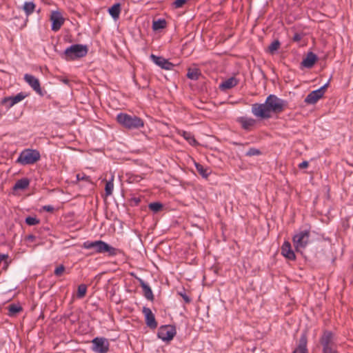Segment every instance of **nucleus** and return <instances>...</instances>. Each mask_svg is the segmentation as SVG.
Listing matches in <instances>:
<instances>
[{
	"mask_svg": "<svg viewBox=\"0 0 353 353\" xmlns=\"http://www.w3.org/2000/svg\"><path fill=\"white\" fill-rule=\"evenodd\" d=\"M175 335V327L170 325L161 326L158 331V337L163 341H171Z\"/></svg>",
	"mask_w": 353,
	"mask_h": 353,
	"instance_id": "obj_9",
	"label": "nucleus"
},
{
	"mask_svg": "<svg viewBox=\"0 0 353 353\" xmlns=\"http://www.w3.org/2000/svg\"><path fill=\"white\" fill-rule=\"evenodd\" d=\"M64 270H65V267L63 265H61L58 266L57 268H56V269L54 270V274L57 276H60L63 274Z\"/></svg>",
	"mask_w": 353,
	"mask_h": 353,
	"instance_id": "obj_37",
	"label": "nucleus"
},
{
	"mask_svg": "<svg viewBox=\"0 0 353 353\" xmlns=\"http://www.w3.org/2000/svg\"><path fill=\"white\" fill-rule=\"evenodd\" d=\"M26 223L28 225H35L39 223V220L34 216H28L26 219Z\"/></svg>",
	"mask_w": 353,
	"mask_h": 353,
	"instance_id": "obj_34",
	"label": "nucleus"
},
{
	"mask_svg": "<svg viewBox=\"0 0 353 353\" xmlns=\"http://www.w3.org/2000/svg\"><path fill=\"white\" fill-rule=\"evenodd\" d=\"M310 233L309 230H300L293 236L292 241L296 252H301L310 242Z\"/></svg>",
	"mask_w": 353,
	"mask_h": 353,
	"instance_id": "obj_7",
	"label": "nucleus"
},
{
	"mask_svg": "<svg viewBox=\"0 0 353 353\" xmlns=\"http://www.w3.org/2000/svg\"><path fill=\"white\" fill-rule=\"evenodd\" d=\"M239 81L235 77H230L221 82L219 85V88L221 90H227L236 86Z\"/></svg>",
	"mask_w": 353,
	"mask_h": 353,
	"instance_id": "obj_20",
	"label": "nucleus"
},
{
	"mask_svg": "<svg viewBox=\"0 0 353 353\" xmlns=\"http://www.w3.org/2000/svg\"><path fill=\"white\" fill-rule=\"evenodd\" d=\"M109 14L114 19H117L119 17L121 12V6L119 3H115L108 10Z\"/></svg>",
	"mask_w": 353,
	"mask_h": 353,
	"instance_id": "obj_23",
	"label": "nucleus"
},
{
	"mask_svg": "<svg viewBox=\"0 0 353 353\" xmlns=\"http://www.w3.org/2000/svg\"><path fill=\"white\" fill-rule=\"evenodd\" d=\"M165 26L166 21L165 19H158L157 21H154L152 23V28L154 30L163 29Z\"/></svg>",
	"mask_w": 353,
	"mask_h": 353,
	"instance_id": "obj_29",
	"label": "nucleus"
},
{
	"mask_svg": "<svg viewBox=\"0 0 353 353\" xmlns=\"http://www.w3.org/2000/svg\"><path fill=\"white\" fill-rule=\"evenodd\" d=\"M187 2V0H175L172 6L174 8H182L184 4Z\"/></svg>",
	"mask_w": 353,
	"mask_h": 353,
	"instance_id": "obj_36",
	"label": "nucleus"
},
{
	"mask_svg": "<svg viewBox=\"0 0 353 353\" xmlns=\"http://www.w3.org/2000/svg\"><path fill=\"white\" fill-rule=\"evenodd\" d=\"M35 7L36 6L33 1H26L23 4V10L26 16H29L34 12Z\"/></svg>",
	"mask_w": 353,
	"mask_h": 353,
	"instance_id": "obj_26",
	"label": "nucleus"
},
{
	"mask_svg": "<svg viewBox=\"0 0 353 353\" xmlns=\"http://www.w3.org/2000/svg\"><path fill=\"white\" fill-rule=\"evenodd\" d=\"M201 75L200 70L198 68H189L187 73V77L191 80H198Z\"/></svg>",
	"mask_w": 353,
	"mask_h": 353,
	"instance_id": "obj_25",
	"label": "nucleus"
},
{
	"mask_svg": "<svg viewBox=\"0 0 353 353\" xmlns=\"http://www.w3.org/2000/svg\"><path fill=\"white\" fill-rule=\"evenodd\" d=\"M280 47V42L278 40L274 41L268 47V50L270 53L273 54Z\"/></svg>",
	"mask_w": 353,
	"mask_h": 353,
	"instance_id": "obj_33",
	"label": "nucleus"
},
{
	"mask_svg": "<svg viewBox=\"0 0 353 353\" xmlns=\"http://www.w3.org/2000/svg\"><path fill=\"white\" fill-rule=\"evenodd\" d=\"M141 286L143 290L145 297L148 300H153L154 296L150 287L143 281H141Z\"/></svg>",
	"mask_w": 353,
	"mask_h": 353,
	"instance_id": "obj_22",
	"label": "nucleus"
},
{
	"mask_svg": "<svg viewBox=\"0 0 353 353\" xmlns=\"http://www.w3.org/2000/svg\"><path fill=\"white\" fill-rule=\"evenodd\" d=\"M301 39L302 35L299 33H296L293 37V40L295 41H299L300 40H301Z\"/></svg>",
	"mask_w": 353,
	"mask_h": 353,
	"instance_id": "obj_41",
	"label": "nucleus"
},
{
	"mask_svg": "<svg viewBox=\"0 0 353 353\" xmlns=\"http://www.w3.org/2000/svg\"><path fill=\"white\" fill-rule=\"evenodd\" d=\"M293 353H308L307 349V336L305 334H302L299 341L297 347Z\"/></svg>",
	"mask_w": 353,
	"mask_h": 353,
	"instance_id": "obj_19",
	"label": "nucleus"
},
{
	"mask_svg": "<svg viewBox=\"0 0 353 353\" xmlns=\"http://www.w3.org/2000/svg\"><path fill=\"white\" fill-rule=\"evenodd\" d=\"M76 178L77 181H90V177L84 174H77Z\"/></svg>",
	"mask_w": 353,
	"mask_h": 353,
	"instance_id": "obj_39",
	"label": "nucleus"
},
{
	"mask_svg": "<svg viewBox=\"0 0 353 353\" xmlns=\"http://www.w3.org/2000/svg\"><path fill=\"white\" fill-rule=\"evenodd\" d=\"M50 21H52V30L57 32L64 23V19L62 14L58 11H53L50 15Z\"/></svg>",
	"mask_w": 353,
	"mask_h": 353,
	"instance_id": "obj_11",
	"label": "nucleus"
},
{
	"mask_svg": "<svg viewBox=\"0 0 353 353\" xmlns=\"http://www.w3.org/2000/svg\"><path fill=\"white\" fill-rule=\"evenodd\" d=\"M27 239H28V240L33 241V240L34 239V236H33V235H29V236L27 237Z\"/></svg>",
	"mask_w": 353,
	"mask_h": 353,
	"instance_id": "obj_43",
	"label": "nucleus"
},
{
	"mask_svg": "<svg viewBox=\"0 0 353 353\" xmlns=\"http://www.w3.org/2000/svg\"><path fill=\"white\" fill-rule=\"evenodd\" d=\"M259 154H261V151L255 148H250L245 153V155L249 157L257 156Z\"/></svg>",
	"mask_w": 353,
	"mask_h": 353,
	"instance_id": "obj_35",
	"label": "nucleus"
},
{
	"mask_svg": "<svg viewBox=\"0 0 353 353\" xmlns=\"http://www.w3.org/2000/svg\"><path fill=\"white\" fill-rule=\"evenodd\" d=\"M25 97L26 95L23 92H19L15 96L3 98L2 100V103L10 108L23 100Z\"/></svg>",
	"mask_w": 353,
	"mask_h": 353,
	"instance_id": "obj_15",
	"label": "nucleus"
},
{
	"mask_svg": "<svg viewBox=\"0 0 353 353\" xmlns=\"http://www.w3.org/2000/svg\"><path fill=\"white\" fill-rule=\"evenodd\" d=\"M328 85V82L321 86L320 88L312 91L305 99L304 102L307 104H315L325 94V89Z\"/></svg>",
	"mask_w": 353,
	"mask_h": 353,
	"instance_id": "obj_8",
	"label": "nucleus"
},
{
	"mask_svg": "<svg viewBox=\"0 0 353 353\" xmlns=\"http://www.w3.org/2000/svg\"><path fill=\"white\" fill-rule=\"evenodd\" d=\"M148 208L150 210H152L153 212L156 213L161 210L163 208V205L159 202H154L150 203L148 205Z\"/></svg>",
	"mask_w": 353,
	"mask_h": 353,
	"instance_id": "obj_31",
	"label": "nucleus"
},
{
	"mask_svg": "<svg viewBox=\"0 0 353 353\" xmlns=\"http://www.w3.org/2000/svg\"><path fill=\"white\" fill-rule=\"evenodd\" d=\"M117 121L123 127L129 130L139 129L144 125L143 121L139 117L132 116L124 112L117 115Z\"/></svg>",
	"mask_w": 353,
	"mask_h": 353,
	"instance_id": "obj_2",
	"label": "nucleus"
},
{
	"mask_svg": "<svg viewBox=\"0 0 353 353\" xmlns=\"http://www.w3.org/2000/svg\"><path fill=\"white\" fill-rule=\"evenodd\" d=\"M26 82L39 95L43 96L39 81L34 76L29 74L24 75Z\"/></svg>",
	"mask_w": 353,
	"mask_h": 353,
	"instance_id": "obj_13",
	"label": "nucleus"
},
{
	"mask_svg": "<svg viewBox=\"0 0 353 353\" xmlns=\"http://www.w3.org/2000/svg\"><path fill=\"white\" fill-rule=\"evenodd\" d=\"M87 292V286L85 284H81L78 286L77 296L79 299H82L85 296Z\"/></svg>",
	"mask_w": 353,
	"mask_h": 353,
	"instance_id": "obj_32",
	"label": "nucleus"
},
{
	"mask_svg": "<svg viewBox=\"0 0 353 353\" xmlns=\"http://www.w3.org/2000/svg\"><path fill=\"white\" fill-rule=\"evenodd\" d=\"M285 101L274 94L269 95L263 103H254L252 113L262 119H270L272 113H280L283 110Z\"/></svg>",
	"mask_w": 353,
	"mask_h": 353,
	"instance_id": "obj_1",
	"label": "nucleus"
},
{
	"mask_svg": "<svg viewBox=\"0 0 353 353\" xmlns=\"http://www.w3.org/2000/svg\"><path fill=\"white\" fill-rule=\"evenodd\" d=\"M195 168L196 171L203 177L208 178L209 174H210V170L208 168H205L201 164L199 163H194Z\"/></svg>",
	"mask_w": 353,
	"mask_h": 353,
	"instance_id": "obj_24",
	"label": "nucleus"
},
{
	"mask_svg": "<svg viewBox=\"0 0 353 353\" xmlns=\"http://www.w3.org/2000/svg\"><path fill=\"white\" fill-rule=\"evenodd\" d=\"M114 176L111 175L110 179L106 181L105 191L107 196H110L112 194L114 189Z\"/></svg>",
	"mask_w": 353,
	"mask_h": 353,
	"instance_id": "obj_28",
	"label": "nucleus"
},
{
	"mask_svg": "<svg viewBox=\"0 0 353 353\" xmlns=\"http://www.w3.org/2000/svg\"><path fill=\"white\" fill-rule=\"evenodd\" d=\"M237 122L241 124L243 129L250 130L256 124V120L251 117H241L237 119Z\"/></svg>",
	"mask_w": 353,
	"mask_h": 353,
	"instance_id": "obj_17",
	"label": "nucleus"
},
{
	"mask_svg": "<svg viewBox=\"0 0 353 353\" xmlns=\"http://www.w3.org/2000/svg\"><path fill=\"white\" fill-rule=\"evenodd\" d=\"M43 210L47 212H52L54 210V207L52 205H45L43 206Z\"/></svg>",
	"mask_w": 353,
	"mask_h": 353,
	"instance_id": "obj_42",
	"label": "nucleus"
},
{
	"mask_svg": "<svg viewBox=\"0 0 353 353\" xmlns=\"http://www.w3.org/2000/svg\"><path fill=\"white\" fill-rule=\"evenodd\" d=\"M83 248L85 249H94L97 253L108 252L110 256H114L117 254L116 248L101 240L95 241H85L83 244Z\"/></svg>",
	"mask_w": 353,
	"mask_h": 353,
	"instance_id": "obj_3",
	"label": "nucleus"
},
{
	"mask_svg": "<svg viewBox=\"0 0 353 353\" xmlns=\"http://www.w3.org/2000/svg\"><path fill=\"white\" fill-rule=\"evenodd\" d=\"M320 343L323 353H338L336 339L332 332L325 331L321 337Z\"/></svg>",
	"mask_w": 353,
	"mask_h": 353,
	"instance_id": "obj_5",
	"label": "nucleus"
},
{
	"mask_svg": "<svg viewBox=\"0 0 353 353\" xmlns=\"http://www.w3.org/2000/svg\"><path fill=\"white\" fill-rule=\"evenodd\" d=\"M88 53V47L82 44H74L67 48L63 52V57L67 61L85 57Z\"/></svg>",
	"mask_w": 353,
	"mask_h": 353,
	"instance_id": "obj_4",
	"label": "nucleus"
},
{
	"mask_svg": "<svg viewBox=\"0 0 353 353\" xmlns=\"http://www.w3.org/2000/svg\"><path fill=\"white\" fill-rule=\"evenodd\" d=\"M150 58L157 65L159 66L162 69L170 70L174 67L173 63L162 57H158L152 54Z\"/></svg>",
	"mask_w": 353,
	"mask_h": 353,
	"instance_id": "obj_12",
	"label": "nucleus"
},
{
	"mask_svg": "<svg viewBox=\"0 0 353 353\" xmlns=\"http://www.w3.org/2000/svg\"><path fill=\"white\" fill-rule=\"evenodd\" d=\"M181 135L186 141H188V143L190 145H193L196 143V141L195 140V139H194V136L192 134V133L185 132V131H183L181 133Z\"/></svg>",
	"mask_w": 353,
	"mask_h": 353,
	"instance_id": "obj_30",
	"label": "nucleus"
},
{
	"mask_svg": "<svg viewBox=\"0 0 353 353\" xmlns=\"http://www.w3.org/2000/svg\"><path fill=\"white\" fill-rule=\"evenodd\" d=\"M40 158L41 155L38 150L25 149L19 154L16 162L23 165H32L38 161Z\"/></svg>",
	"mask_w": 353,
	"mask_h": 353,
	"instance_id": "obj_6",
	"label": "nucleus"
},
{
	"mask_svg": "<svg viewBox=\"0 0 353 353\" xmlns=\"http://www.w3.org/2000/svg\"><path fill=\"white\" fill-rule=\"evenodd\" d=\"M317 60V57L313 52H308L303 59L301 65L306 68H311Z\"/></svg>",
	"mask_w": 353,
	"mask_h": 353,
	"instance_id": "obj_18",
	"label": "nucleus"
},
{
	"mask_svg": "<svg viewBox=\"0 0 353 353\" xmlns=\"http://www.w3.org/2000/svg\"><path fill=\"white\" fill-rule=\"evenodd\" d=\"M282 255L288 260L294 261L296 255L289 241H285L281 246Z\"/></svg>",
	"mask_w": 353,
	"mask_h": 353,
	"instance_id": "obj_16",
	"label": "nucleus"
},
{
	"mask_svg": "<svg viewBox=\"0 0 353 353\" xmlns=\"http://www.w3.org/2000/svg\"><path fill=\"white\" fill-rule=\"evenodd\" d=\"M92 350L97 353H107L109 350V342L105 338L96 337L92 341Z\"/></svg>",
	"mask_w": 353,
	"mask_h": 353,
	"instance_id": "obj_10",
	"label": "nucleus"
},
{
	"mask_svg": "<svg viewBox=\"0 0 353 353\" xmlns=\"http://www.w3.org/2000/svg\"><path fill=\"white\" fill-rule=\"evenodd\" d=\"M8 316H15L17 313L22 311V307L19 304H10L8 307Z\"/></svg>",
	"mask_w": 353,
	"mask_h": 353,
	"instance_id": "obj_27",
	"label": "nucleus"
},
{
	"mask_svg": "<svg viewBox=\"0 0 353 353\" xmlns=\"http://www.w3.org/2000/svg\"><path fill=\"white\" fill-rule=\"evenodd\" d=\"M178 294L183 298L185 303H188L190 302V298L186 294V293L184 291L179 292Z\"/></svg>",
	"mask_w": 353,
	"mask_h": 353,
	"instance_id": "obj_38",
	"label": "nucleus"
},
{
	"mask_svg": "<svg viewBox=\"0 0 353 353\" xmlns=\"http://www.w3.org/2000/svg\"><path fill=\"white\" fill-rule=\"evenodd\" d=\"M142 312L144 314L146 325L150 328H156L157 327V323L155 320L154 314L152 313L150 308L143 307Z\"/></svg>",
	"mask_w": 353,
	"mask_h": 353,
	"instance_id": "obj_14",
	"label": "nucleus"
},
{
	"mask_svg": "<svg viewBox=\"0 0 353 353\" xmlns=\"http://www.w3.org/2000/svg\"><path fill=\"white\" fill-rule=\"evenodd\" d=\"M29 184H30V181L27 178H22L19 180H18L14 187H13V189L14 190H25L26 189L28 186H29Z\"/></svg>",
	"mask_w": 353,
	"mask_h": 353,
	"instance_id": "obj_21",
	"label": "nucleus"
},
{
	"mask_svg": "<svg viewBox=\"0 0 353 353\" xmlns=\"http://www.w3.org/2000/svg\"><path fill=\"white\" fill-rule=\"evenodd\" d=\"M308 165H309V163L307 161H303L302 163H301L299 165V168L301 169L306 168H307Z\"/></svg>",
	"mask_w": 353,
	"mask_h": 353,
	"instance_id": "obj_40",
	"label": "nucleus"
}]
</instances>
